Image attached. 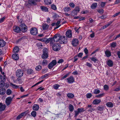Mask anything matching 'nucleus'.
<instances>
[{
	"mask_svg": "<svg viewBox=\"0 0 120 120\" xmlns=\"http://www.w3.org/2000/svg\"><path fill=\"white\" fill-rule=\"evenodd\" d=\"M53 50L55 51H58L60 50L61 48L60 44H55L53 46Z\"/></svg>",
	"mask_w": 120,
	"mask_h": 120,
	"instance_id": "obj_1",
	"label": "nucleus"
},
{
	"mask_svg": "<svg viewBox=\"0 0 120 120\" xmlns=\"http://www.w3.org/2000/svg\"><path fill=\"white\" fill-rule=\"evenodd\" d=\"M23 73L24 72L23 70L21 69H19L16 71V74L17 77H21L22 76Z\"/></svg>",
	"mask_w": 120,
	"mask_h": 120,
	"instance_id": "obj_2",
	"label": "nucleus"
},
{
	"mask_svg": "<svg viewBox=\"0 0 120 120\" xmlns=\"http://www.w3.org/2000/svg\"><path fill=\"white\" fill-rule=\"evenodd\" d=\"M30 33L33 35H36L38 33V30L35 28H32L30 30Z\"/></svg>",
	"mask_w": 120,
	"mask_h": 120,
	"instance_id": "obj_3",
	"label": "nucleus"
},
{
	"mask_svg": "<svg viewBox=\"0 0 120 120\" xmlns=\"http://www.w3.org/2000/svg\"><path fill=\"white\" fill-rule=\"evenodd\" d=\"M59 43L60 44H65L67 41L66 38L65 37L60 36Z\"/></svg>",
	"mask_w": 120,
	"mask_h": 120,
	"instance_id": "obj_4",
	"label": "nucleus"
},
{
	"mask_svg": "<svg viewBox=\"0 0 120 120\" xmlns=\"http://www.w3.org/2000/svg\"><path fill=\"white\" fill-rule=\"evenodd\" d=\"M57 64L56 61L55 60H52L48 65V68L49 69H51Z\"/></svg>",
	"mask_w": 120,
	"mask_h": 120,
	"instance_id": "obj_5",
	"label": "nucleus"
},
{
	"mask_svg": "<svg viewBox=\"0 0 120 120\" xmlns=\"http://www.w3.org/2000/svg\"><path fill=\"white\" fill-rule=\"evenodd\" d=\"M20 30H21L22 32H25L27 30V27L24 24H21L19 26Z\"/></svg>",
	"mask_w": 120,
	"mask_h": 120,
	"instance_id": "obj_6",
	"label": "nucleus"
},
{
	"mask_svg": "<svg viewBox=\"0 0 120 120\" xmlns=\"http://www.w3.org/2000/svg\"><path fill=\"white\" fill-rule=\"evenodd\" d=\"M72 44L74 46H76L79 44L78 40L77 39H74L71 42Z\"/></svg>",
	"mask_w": 120,
	"mask_h": 120,
	"instance_id": "obj_7",
	"label": "nucleus"
},
{
	"mask_svg": "<svg viewBox=\"0 0 120 120\" xmlns=\"http://www.w3.org/2000/svg\"><path fill=\"white\" fill-rule=\"evenodd\" d=\"M14 95H13V97L12 98L9 97H8L6 99V102L7 105H9L12 100L13 98L14 97Z\"/></svg>",
	"mask_w": 120,
	"mask_h": 120,
	"instance_id": "obj_8",
	"label": "nucleus"
},
{
	"mask_svg": "<svg viewBox=\"0 0 120 120\" xmlns=\"http://www.w3.org/2000/svg\"><path fill=\"white\" fill-rule=\"evenodd\" d=\"M60 36V35L59 34H56L54 35L53 37L56 42L59 41V42Z\"/></svg>",
	"mask_w": 120,
	"mask_h": 120,
	"instance_id": "obj_9",
	"label": "nucleus"
},
{
	"mask_svg": "<svg viewBox=\"0 0 120 120\" xmlns=\"http://www.w3.org/2000/svg\"><path fill=\"white\" fill-rule=\"evenodd\" d=\"M66 35L68 38H71L72 36V33L71 30H68L66 32Z\"/></svg>",
	"mask_w": 120,
	"mask_h": 120,
	"instance_id": "obj_10",
	"label": "nucleus"
},
{
	"mask_svg": "<svg viewBox=\"0 0 120 120\" xmlns=\"http://www.w3.org/2000/svg\"><path fill=\"white\" fill-rule=\"evenodd\" d=\"M67 80L68 83H71L74 82V79L72 76H71L67 78Z\"/></svg>",
	"mask_w": 120,
	"mask_h": 120,
	"instance_id": "obj_11",
	"label": "nucleus"
},
{
	"mask_svg": "<svg viewBox=\"0 0 120 120\" xmlns=\"http://www.w3.org/2000/svg\"><path fill=\"white\" fill-rule=\"evenodd\" d=\"M28 4L31 5H36L37 4L36 0H29Z\"/></svg>",
	"mask_w": 120,
	"mask_h": 120,
	"instance_id": "obj_12",
	"label": "nucleus"
},
{
	"mask_svg": "<svg viewBox=\"0 0 120 120\" xmlns=\"http://www.w3.org/2000/svg\"><path fill=\"white\" fill-rule=\"evenodd\" d=\"M12 57L13 59L16 60H18L19 58L18 55L17 53L13 54L12 55Z\"/></svg>",
	"mask_w": 120,
	"mask_h": 120,
	"instance_id": "obj_13",
	"label": "nucleus"
},
{
	"mask_svg": "<svg viewBox=\"0 0 120 120\" xmlns=\"http://www.w3.org/2000/svg\"><path fill=\"white\" fill-rule=\"evenodd\" d=\"M5 108L6 105H3L2 103H0V111H3L5 110Z\"/></svg>",
	"mask_w": 120,
	"mask_h": 120,
	"instance_id": "obj_14",
	"label": "nucleus"
},
{
	"mask_svg": "<svg viewBox=\"0 0 120 120\" xmlns=\"http://www.w3.org/2000/svg\"><path fill=\"white\" fill-rule=\"evenodd\" d=\"M27 114L25 112H24L19 115L17 117V119H19L21 118L24 115H26Z\"/></svg>",
	"mask_w": 120,
	"mask_h": 120,
	"instance_id": "obj_15",
	"label": "nucleus"
},
{
	"mask_svg": "<svg viewBox=\"0 0 120 120\" xmlns=\"http://www.w3.org/2000/svg\"><path fill=\"white\" fill-rule=\"evenodd\" d=\"M107 63L108 65L110 67H112L113 65V62L110 60H108Z\"/></svg>",
	"mask_w": 120,
	"mask_h": 120,
	"instance_id": "obj_16",
	"label": "nucleus"
},
{
	"mask_svg": "<svg viewBox=\"0 0 120 120\" xmlns=\"http://www.w3.org/2000/svg\"><path fill=\"white\" fill-rule=\"evenodd\" d=\"M14 30L15 32L19 33L20 31V28L17 26H15L14 27Z\"/></svg>",
	"mask_w": 120,
	"mask_h": 120,
	"instance_id": "obj_17",
	"label": "nucleus"
},
{
	"mask_svg": "<svg viewBox=\"0 0 120 120\" xmlns=\"http://www.w3.org/2000/svg\"><path fill=\"white\" fill-rule=\"evenodd\" d=\"M101 101L100 99H96L93 101V103L94 105H97L100 103Z\"/></svg>",
	"mask_w": 120,
	"mask_h": 120,
	"instance_id": "obj_18",
	"label": "nucleus"
},
{
	"mask_svg": "<svg viewBox=\"0 0 120 120\" xmlns=\"http://www.w3.org/2000/svg\"><path fill=\"white\" fill-rule=\"evenodd\" d=\"M6 43L5 41L3 40L0 39V47H3L5 45Z\"/></svg>",
	"mask_w": 120,
	"mask_h": 120,
	"instance_id": "obj_19",
	"label": "nucleus"
},
{
	"mask_svg": "<svg viewBox=\"0 0 120 120\" xmlns=\"http://www.w3.org/2000/svg\"><path fill=\"white\" fill-rule=\"evenodd\" d=\"M39 106L37 104H34L33 106V109L34 110L37 111L39 109Z\"/></svg>",
	"mask_w": 120,
	"mask_h": 120,
	"instance_id": "obj_20",
	"label": "nucleus"
},
{
	"mask_svg": "<svg viewBox=\"0 0 120 120\" xmlns=\"http://www.w3.org/2000/svg\"><path fill=\"white\" fill-rule=\"evenodd\" d=\"M105 54L107 57H109L111 56V53L110 51L108 50H106L105 51Z\"/></svg>",
	"mask_w": 120,
	"mask_h": 120,
	"instance_id": "obj_21",
	"label": "nucleus"
},
{
	"mask_svg": "<svg viewBox=\"0 0 120 120\" xmlns=\"http://www.w3.org/2000/svg\"><path fill=\"white\" fill-rule=\"evenodd\" d=\"M6 90L4 88H3L0 89V94L1 95H3L5 93Z\"/></svg>",
	"mask_w": 120,
	"mask_h": 120,
	"instance_id": "obj_22",
	"label": "nucleus"
},
{
	"mask_svg": "<svg viewBox=\"0 0 120 120\" xmlns=\"http://www.w3.org/2000/svg\"><path fill=\"white\" fill-rule=\"evenodd\" d=\"M41 10L43 11H48V8L46 7L43 6H41Z\"/></svg>",
	"mask_w": 120,
	"mask_h": 120,
	"instance_id": "obj_23",
	"label": "nucleus"
},
{
	"mask_svg": "<svg viewBox=\"0 0 120 120\" xmlns=\"http://www.w3.org/2000/svg\"><path fill=\"white\" fill-rule=\"evenodd\" d=\"M55 42H56V41H55L53 37V38H50V44L52 45Z\"/></svg>",
	"mask_w": 120,
	"mask_h": 120,
	"instance_id": "obj_24",
	"label": "nucleus"
},
{
	"mask_svg": "<svg viewBox=\"0 0 120 120\" xmlns=\"http://www.w3.org/2000/svg\"><path fill=\"white\" fill-rule=\"evenodd\" d=\"M107 106L109 107H112L113 106V104L111 102H108L106 104Z\"/></svg>",
	"mask_w": 120,
	"mask_h": 120,
	"instance_id": "obj_25",
	"label": "nucleus"
},
{
	"mask_svg": "<svg viewBox=\"0 0 120 120\" xmlns=\"http://www.w3.org/2000/svg\"><path fill=\"white\" fill-rule=\"evenodd\" d=\"M2 78L0 80V88L3 87L4 85V81L2 79Z\"/></svg>",
	"mask_w": 120,
	"mask_h": 120,
	"instance_id": "obj_26",
	"label": "nucleus"
},
{
	"mask_svg": "<svg viewBox=\"0 0 120 120\" xmlns=\"http://www.w3.org/2000/svg\"><path fill=\"white\" fill-rule=\"evenodd\" d=\"M48 55L47 54L43 53L41 56V58L43 59H45L47 58Z\"/></svg>",
	"mask_w": 120,
	"mask_h": 120,
	"instance_id": "obj_27",
	"label": "nucleus"
},
{
	"mask_svg": "<svg viewBox=\"0 0 120 120\" xmlns=\"http://www.w3.org/2000/svg\"><path fill=\"white\" fill-rule=\"evenodd\" d=\"M97 6V3H93L91 6V8L92 9L95 8Z\"/></svg>",
	"mask_w": 120,
	"mask_h": 120,
	"instance_id": "obj_28",
	"label": "nucleus"
},
{
	"mask_svg": "<svg viewBox=\"0 0 120 120\" xmlns=\"http://www.w3.org/2000/svg\"><path fill=\"white\" fill-rule=\"evenodd\" d=\"M44 2L45 4L48 5L52 3L51 0H44Z\"/></svg>",
	"mask_w": 120,
	"mask_h": 120,
	"instance_id": "obj_29",
	"label": "nucleus"
},
{
	"mask_svg": "<svg viewBox=\"0 0 120 120\" xmlns=\"http://www.w3.org/2000/svg\"><path fill=\"white\" fill-rule=\"evenodd\" d=\"M19 48L17 47H15L13 50V52L14 53L18 52L19 51Z\"/></svg>",
	"mask_w": 120,
	"mask_h": 120,
	"instance_id": "obj_30",
	"label": "nucleus"
},
{
	"mask_svg": "<svg viewBox=\"0 0 120 120\" xmlns=\"http://www.w3.org/2000/svg\"><path fill=\"white\" fill-rule=\"evenodd\" d=\"M49 26L47 24H44L42 26V28L43 30H47L48 29Z\"/></svg>",
	"mask_w": 120,
	"mask_h": 120,
	"instance_id": "obj_31",
	"label": "nucleus"
},
{
	"mask_svg": "<svg viewBox=\"0 0 120 120\" xmlns=\"http://www.w3.org/2000/svg\"><path fill=\"white\" fill-rule=\"evenodd\" d=\"M67 96L69 98H73L74 96V94L71 93H68L67 94Z\"/></svg>",
	"mask_w": 120,
	"mask_h": 120,
	"instance_id": "obj_32",
	"label": "nucleus"
},
{
	"mask_svg": "<svg viewBox=\"0 0 120 120\" xmlns=\"http://www.w3.org/2000/svg\"><path fill=\"white\" fill-rule=\"evenodd\" d=\"M78 12L75 10H73L71 12V14L72 16H74L75 15H77Z\"/></svg>",
	"mask_w": 120,
	"mask_h": 120,
	"instance_id": "obj_33",
	"label": "nucleus"
},
{
	"mask_svg": "<svg viewBox=\"0 0 120 120\" xmlns=\"http://www.w3.org/2000/svg\"><path fill=\"white\" fill-rule=\"evenodd\" d=\"M36 112L34 111H32L31 113V115L33 117H36Z\"/></svg>",
	"mask_w": 120,
	"mask_h": 120,
	"instance_id": "obj_34",
	"label": "nucleus"
},
{
	"mask_svg": "<svg viewBox=\"0 0 120 120\" xmlns=\"http://www.w3.org/2000/svg\"><path fill=\"white\" fill-rule=\"evenodd\" d=\"M69 110L71 112L73 111L74 109V107L71 104H70L69 105Z\"/></svg>",
	"mask_w": 120,
	"mask_h": 120,
	"instance_id": "obj_35",
	"label": "nucleus"
},
{
	"mask_svg": "<svg viewBox=\"0 0 120 120\" xmlns=\"http://www.w3.org/2000/svg\"><path fill=\"white\" fill-rule=\"evenodd\" d=\"M10 85L12 87L14 88L17 89L19 87V86L16 85L11 83H10Z\"/></svg>",
	"mask_w": 120,
	"mask_h": 120,
	"instance_id": "obj_36",
	"label": "nucleus"
},
{
	"mask_svg": "<svg viewBox=\"0 0 120 120\" xmlns=\"http://www.w3.org/2000/svg\"><path fill=\"white\" fill-rule=\"evenodd\" d=\"M48 63V61L46 60H44L42 62V64L44 66L47 65Z\"/></svg>",
	"mask_w": 120,
	"mask_h": 120,
	"instance_id": "obj_37",
	"label": "nucleus"
},
{
	"mask_svg": "<svg viewBox=\"0 0 120 120\" xmlns=\"http://www.w3.org/2000/svg\"><path fill=\"white\" fill-rule=\"evenodd\" d=\"M71 10L70 7H66L64 8V10L65 12H67Z\"/></svg>",
	"mask_w": 120,
	"mask_h": 120,
	"instance_id": "obj_38",
	"label": "nucleus"
},
{
	"mask_svg": "<svg viewBox=\"0 0 120 120\" xmlns=\"http://www.w3.org/2000/svg\"><path fill=\"white\" fill-rule=\"evenodd\" d=\"M36 45L38 47L39 49L41 48L43 46V45H42V43L40 42L36 44Z\"/></svg>",
	"mask_w": 120,
	"mask_h": 120,
	"instance_id": "obj_39",
	"label": "nucleus"
},
{
	"mask_svg": "<svg viewBox=\"0 0 120 120\" xmlns=\"http://www.w3.org/2000/svg\"><path fill=\"white\" fill-rule=\"evenodd\" d=\"M60 86L59 85L57 84H56L53 85V87L54 89L57 90L58 89V88Z\"/></svg>",
	"mask_w": 120,
	"mask_h": 120,
	"instance_id": "obj_40",
	"label": "nucleus"
},
{
	"mask_svg": "<svg viewBox=\"0 0 120 120\" xmlns=\"http://www.w3.org/2000/svg\"><path fill=\"white\" fill-rule=\"evenodd\" d=\"M27 72L28 74H31L33 73V71L31 69H29L28 70Z\"/></svg>",
	"mask_w": 120,
	"mask_h": 120,
	"instance_id": "obj_41",
	"label": "nucleus"
},
{
	"mask_svg": "<svg viewBox=\"0 0 120 120\" xmlns=\"http://www.w3.org/2000/svg\"><path fill=\"white\" fill-rule=\"evenodd\" d=\"M43 53L47 54H48V49L46 48H44L43 50Z\"/></svg>",
	"mask_w": 120,
	"mask_h": 120,
	"instance_id": "obj_42",
	"label": "nucleus"
},
{
	"mask_svg": "<svg viewBox=\"0 0 120 120\" xmlns=\"http://www.w3.org/2000/svg\"><path fill=\"white\" fill-rule=\"evenodd\" d=\"M42 67L40 65L37 66L36 68V70L39 71L41 69Z\"/></svg>",
	"mask_w": 120,
	"mask_h": 120,
	"instance_id": "obj_43",
	"label": "nucleus"
},
{
	"mask_svg": "<svg viewBox=\"0 0 120 120\" xmlns=\"http://www.w3.org/2000/svg\"><path fill=\"white\" fill-rule=\"evenodd\" d=\"M100 91L99 90L95 89L94 91V93L95 94H98L99 93Z\"/></svg>",
	"mask_w": 120,
	"mask_h": 120,
	"instance_id": "obj_44",
	"label": "nucleus"
},
{
	"mask_svg": "<svg viewBox=\"0 0 120 120\" xmlns=\"http://www.w3.org/2000/svg\"><path fill=\"white\" fill-rule=\"evenodd\" d=\"M90 59L93 61L94 62H96L98 61V60L96 57H93L91 58H90Z\"/></svg>",
	"mask_w": 120,
	"mask_h": 120,
	"instance_id": "obj_45",
	"label": "nucleus"
},
{
	"mask_svg": "<svg viewBox=\"0 0 120 120\" xmlns=\"http://www.w3.org/2000/svg\"><path fill=\"white\" fill-rule=\"evenodd\" d=\"M11 91L10 89L7 90L6 91V93L8 95H9L11 94Z\"/></svg>",
	"mask_w": 120,
	"mask_h": 120,
	"instance_id": "obj_46",
	"label": "nucleus"
},
{
	"mask_svg": "<svg viewBox=\"0 0 120 120\" xmlns=\"http://www.w3.org/2000/svg\"><path fill=\"white\" fill-rule=\"evenodd\" d=\"M51 8L54 10L56 9V6L54 4H52L51 5Z\"/></svg>",
	"mask_w": 120,
	"mask_h": 120,
	"instance_id": "obj_47",
	"label": "nucleus"
},
{
	"mask_svg": "<svg viewBox=\"0 0 120 120\" xmlns=\"http://www.w3.org/2000/svg\"><path fill=\"white\" fill-rule=\"evenodd\" d=\"M95 109L94 108H90L88 110V111L90 112H92Z\"/></svg>",
	"mask_w": 120,
	"mask_h": 120,
	"instance_id": "obj_48",
	"label": "nucleus"
},
{
	"mask_svg": "<svg viewBox=\"0 0 120 120\" xmlns=\"http://www.w3.org/2000/svg\"><path fill=\"white\" fill-rule=\"evenodd\" d=\"M77 110L79 112V113L82 112L84 111L83 108H78Z\"/></svg>",
	"mask_w": 120,
	"mask_h": 120,
	"instance_id": "obj_49",
	"label": "nucleus"
},
{
	"mask_svg": "<svg viewBox=\"0 0 120 120\" xmlns=\"http://www.w3.org/2000/svg\"><path fill=\"white\" fill-rule=\"evenodd\" d=\"M86 97L88 98H90L92 96V94L91 93L87 94L86 96Z\"/></svg>",
	"mask_w": 120,
	"mask_h": 120,
	"instance_id": "obj_50",
	"label": "nucleus"
},
{
	"mask_svg": "<svg viewBox=\"0 0 120 120\" xmlns=\"http://www.w3.org/2000/svg\"><path fill=\"white\" fill-rule=\"evenodd\" d=\"M5 18V17L4 16L2 18H1V19H0V23H2L4 21V20Z\"/></svg>",
	"mask_w": 120,
	"mask_h": 120,
	"instance_id": "obj_51",
	"label": "nucleus"
},
{
	"mask_svg": "<svg viewBox=\"0 0 120 120\" xmlns=\"http://www.w3.org/2000/svg\"><path fill=\"white\" fill-rule=\"evenodd\" d=\"M43 81V80H41V81H40V82H38L37 83H36V84H35L33 86L31 87L32 88V87H34V86H35L36 85H38L39 84V83H41Z\"/></svg>",
	"mask_w": 120,
	"mask_h": 120,
	"instance_id": "obj_52",
	"label": "nucleus"
},
{
	"mask_svg": "<svg viewBox=\"0 0 120 120\" xmlns=\"http://www.w3.org/2000/svg\"><path fill=\"white\" fill-rule=\"evenodd\" d=\"M43 81V80H41V81H40V82H38L37 83H36V84H35L33 86L31 87L32 88V87H34V86H35L36 85H38L39 84V83H41Z\"/></svg>",
	"mask_w": 120,
	"mask_h": 120,
	"instance_id": "obj_53",
	"label": "nucleus"
},
{
	"mask_svg": "<svg viewBox=\"0 0 120 120\" xmlns=\"http://www.w3.org/2000/svg\"><path fill=\"white\" fill-rule=\"evenodd\" d=\"M100 111H102L104 109V107H98L97 108Z\"/></svg>",
	"mask_w": 120,
	"mask_h": 120,
	"instance_id": "obj_54",
	"label": "nucleus"
},
{
	"mask_svg": "<svg viewBox=\"0 0 120 120\" xmlns=\"http://www.w3.org/2000/svg\"><path fill=\"white\" fill-rule=\"evenodd\" d=\"M111 46L113 48H115L116 46V43L115 42H112L111 44Z\"/></svg>",
	"mask_w": 120,
	"mask_h": 120,
	"instance_id": "obj_55",
	"label": "nucleus"
},
{
	"mask_svg": "<svg viewBox=\"0 0 120 120\" xmlns=\"http://www.w3.org/2000/svg\"><path fill=\"white\" fill-rule=\"evenodd\" d=\"M75 115L74 117H75L78 115L79 112L78 110L77 111H75Z\"/></svg>",
	"mask_w": 120,
	"mask_h": 120,
	"instance_id": "obj_56",
	"label": "nucleus"
},
{
	"mask_svg": "<svg viewBox=\"0 0 120 120\" xmlns=\"http://www.w3.org/2000/svg\"><path fill=\"white\" fill-rule=\"evenodd\" d=\"M104 95V94H101L97 95L96 96V97H98L99 98H101L103 97Z\"/></svg>",
	"mask_w": 120,
	"mask_h": 120,
	"instance_id": "obj_57",
	"label": "nucleus"
},
{
	"mask_svg": "<svg viewBox=\"0 0 120 120\" xmlns=\"http://www.w3.org/2000/svg\"><path fill=\"white\" fill-rule=\"evenodd\" d=\"M26 38V37H25V36H23V37H21L18 40L17 42H19L21 41L22 40L24 39H25Z\"/></svg>",
	"mask_w": 120,
	"mask_h": 120,
	"instance_id": "obj_58",
	"label": "nucleus"
},
{
	"mask_svg": "<svg viewBox=\"0 0 120 120\" xmlns=\"http://www.w3.org/2000/svg\"><path fill=\"white\" fill-rule=\"evenodd\" d=\"M50 38L46 39H45V41L46 43H48L49 42H50Z\"/></svg>",
	"mask_w": 120,
	"mask_h": 120,
	"instance_id": "obj_59",
	"label": "nucleus"
},
{
	"mask_svg": "<svg viewBox=\"0 0 120 120\" xmlns=\"http://www.w3.org/2000/svg\"><path fill=\"white\" fill-rule=\"evenodd\" d=\"M97 11H98L100 13H103V10L102 9H98Z\"/></svg>",
	"mask_w": 120,
	"mask_h": 120,
	"instance_id": "obj_60",
	"label": "nucleus"
},
{
	"mask_svg": "<svg viewBox=\"0 0 120 120\" xmlns=\"http://www.w3.org/2000/svg\"><path fill=\"white\" fill-rule=\"evenodd\" d=\"M106 2H101V6L102 7H104L105 5L106 4Z\"/></svg>",
	"mask_w": 120,
	"mask_h": 120,
	"instance_id": "obj_61",
	"label": "nucleus"
},
{
	"mask_svg": "<svg viewBox=\"0 0 120 120\" xmlns=\"http://www.w3.org/2000/svg\"><path fill=\"white\" fill-rule=\"evenodd\" d=\"M104 89L106 90H108L109 88L108 86L106 85H105L104 86Z\"/></svg>",
	"mask_w": 120,
	"mask_h": 120,
	"instance_id": "obj_62",
	"label": "nucleus"
},
{
	"mask_svg": "<svg viewBox=\"0 0 120 120\" xmlns=\"http://www.w3.org/2000/svg\"><path fill=\"white\" fill-rule=\"evenodd\" d=\"M84 52L86 54H87L88 53V50L86 48H85L84 49Z\"/></svg>",
	"mask_w": 120,
	"mask_h": 120,
	"instance_id": "obj_63",
	"label": "nucleus"
},
{
	"mask_svg": "<svg viewBox=\"0 0 120 120\" xmlns=\"http://www.w3.org/2000/svg\"><path fill=\"white\" fill-rule=\"evenodd\" d=\"M119 90H120V86L118 87L117 88H116L114 90L115 91H118Z\"/></svg>",
	"mask_w": 120,
	"mask_h": 120,
	"instance_id": "obj_64",
	"label": "nucleus"
}]
</instances>
